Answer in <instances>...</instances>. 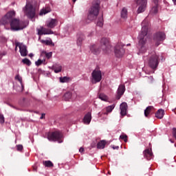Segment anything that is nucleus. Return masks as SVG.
<instances>
[{
  "instance_id": "nucleus-1",
  "label": "nucleus",
  "mask_w": 176,
  "mask_h": 176,
  "mask_svg": "<svg viewBox=\"0 0 176 176\" xmlns=\"http://www.w3.org/2000/svg\"><path fill=\"white\" fill-rule=\"evenodd\" d=\"M148 31H149V21L144 19L142 23V30L139 33L138 39L139 43L138 47L139 52L138 54H141L146 52V36L148 35Z\"/></svg>"
},
{
  "instance_id": "nucleus-2",
  "label": "nucleus",
  "mask_w": 176,
  "mask_h": 176,
  "mask_svg": "<svg viewBox=\"0 0 176 176\" xmlns=\"http://www.w3.org/2000/svg\"><path fill=\"white\" fill-rule=\"evenodd\" d=\"M36 5L32 0H27L25 6L22 8V12L26 17L30 20H34L36 17Z\"/></svg>"
},
{
  "instance_id": "nucleus-3",
  "label": "nucleus",
  "mask_w": 176,
  "mask_h": 176,
  "mask_svg": "<svg viewBox=\"0 0 176 176\" xmlns=\"http://www.w3.org/2000/svg\"><path fill=\"white\" fill-rule=\"evenodd\" d=\"M27 27L25 21L14 18L10 21V30L12 31H21Z\"/></svg>"
},
{
  "instance_id": "nucleus-4",
  "label": "nucleus",
  "mask_w": 176,
  "mask_h": 176,
  "mask_svg": "<svg viewBox=\"0 0 176 176\" xmlns=\"http://www.w3.org/2000/svg\"><path fill=\"white\" fill-rule=\"evenodd\" d=\"M99 12H100V4L94 3L89 10L88 19L90 20L91 21H93V20H96L97 19V16H98Z\"/></svg>"
},
{
  "instance_id": "nucleus-5",
  "label": "nucleus",
  "mask_w": 176,
  "mask_h": 176,
  "mask_svg": "<svg viewBox=\"0 0 176 176\" xmlns=\"http://www.w3.org/2000/svg\"><path fill=\"white\" fill-rule=\"evenodd\" d=\"M16 16V12L11 10L7 12V14L0 19V25H10V21L13 19V17Z\"/></svg>"
},
{
  "instance_id": "nucleus-6",
  "label": "nucleus",
  "mask_w": 176,
  "mask_h": 176,
  "mask_svg": "<svg viewBox=\"0 0 176 176\" xmlns=\"http://www.w3.org/2000/svg\"><path fill=\"white\" fill-rule=\"evenodd\" d=\"M61 138H63V134L60 132H53L47 134V140L49 141H58L59 144H61L63 142Z\"/></svg>"
},
{
  "instance_id": "nucleus-7",
  "label": "nucleus",
  "mask_w": 176,
  "mask_h": 176,
  "mask_svg": "<svg viewBox=\"0 0 176 176\" xmlns=\"http://www.w3.org/2000/svg\"><path fill=\"white\" fill-rule=\"evenodd\" d=\"M102 79V74L100 70H94L91 73V83L96 84L98 82H101Z\"/></svg>"
},
{
  "instance_id": "nucleus-8",
  "label": "nucleus",
  "mask_w": 176,
  "mask_h": 176,
  "mask_svg": "<svg viewBox=\"0 0 176 176\" xmlns=\"http://www.w3.org/2000/svg\"><path fill=\"white\" fill-rule=\"evenodd\" d=\"M100 49L105 53H108L111 50L109 41L107 38H103L100 41Z\"/></svg>"
},
{
  "instance_id": "nucleus-9",
  "label": "nucleus",
  "mask_w": 176,
  "mask_h": 176,
  "mask_svg": "<svg viewBox=\"0 0 176 176\" xmlns=\"http://www.w3.org/2000/svg\"><path fill=\"white\" fill-rule=\"evenodd\" d=\"M159 64V56L156 54L151 56L148 60V65L151 68L155 69V68L157 67Z\"/></svg>"
},
{
  "instance_id": "nucleus-10",
  "label": "nucleus",
  "mask_w": 176,
  "mask_h": 176,
  "mask_svg": "<svg viewBox=\"0 0 176 176\" xmlns=\"http://www.w3.org/2000/svg\"><path fill=\"white\" fill-rule=\"evenodd\" d=\"M165 39H166V34L163 32H158L154 36V41L157 46H159V45H160V42L164 41Z\"/></svg>"
},
{
  "instance_id": "nucleus-11",
  "label": "nucleus",
  "mask_w": 176,
  "mask_h": 176,
  "mask_svg": "<svg viewBox=\"0 0 176 176\" xmlns=\"http://www.w3.org/2000/svg\"><path fill=\"white\" fill-rule=\"evenodd\" d=\"M124 48H123V45H117L115 47L114 53L116 56L118 58L123 57L124 55Z\"/></svg>"
},
{
  "instance_id": "nucleus-12",
  "label": "nucleus",
  "mask_w": 176,
  "mask_h": 176,
  "mask_svg": "<svg viewBox=\"0 0 176 176\" xmlns=\"http://www.w3.org/2000/svg\"><path fill=\"white\" fill-rule=\"evenodd\" d=\"M136 3L139 6L138 9V13H142V12H145V9L146 8V0H135Z\"/></svg>"
},
{
  "instance_id": "nucleus-13",
  "label": "nucleus",
  "mask_w": 176,
  "mask_h": 176,
  "mask_svg": "<svg viewBox=\"0 0 176 176\" xmlns=\"http://www.w3.org/2000/svg\"><path fill=\"white\" fill-rule=\"evenodd\" d=\"M16 47L19 48V52L22 57H25V56L28 54V51H27V46L24 45V44L21 43H17L16 44Z\"/></svg>"
},
{
  "instance_id": "nucleus-14",
  "label": "nucleus",
  "mask_w": 176,
  "mask_h": 176,
  "mask_svg": "<svg viewBox=\"0 0 176 176\" xmlns=\"http://www.w3.org/2000/svg\"><path fill=\"white\" fill-rule=\"evenodd\" d=\"M57 24H58V21L56 19H50L46 21V25L48 28H54Z\"/></svg>"
},
{
  "instance_id": "nucleus-15",
  "label": "nucleus",
  "mask_w": 176,
  "mask_h": 176,
  "mask_svg": "<svg viewBox=\"0 0 176 176\" xmlns=\"http://www.w3.org/2000/svg\"><path fill=\"white\" fill-rule=\"evenodd\" d=\"M120 115L122 116H126L127 115V103L122 102L120 106Z\"/></svg>"
},
{
  "instance_id": "nucleus-16",
  "label": "nucleus",
  "mask_w": 176,
  "mask_h": 176,
  "mask_svg": "<svg viewBox=\"0 0 176 176\" xmlns=\"http://www.w3.org/2000/svg\"><path fill=\"white\" fill-rule=\"evenodd\" d=\"M36 30H37L38 35L39 36L38 41H40L41 43H45V40H41V36H42V35H45V28L38 27L37 28Z\"/></svg>"
},
{
  "instance_id": "nucleus-17",
  "label": "nucleus",
  "mask_w": 176,
  "mask_h": 176,
  "mask_svg": "<svg viewBox=\"0 0 176 176\" xmlns=\"http://www.w3.org/2000/svg\"><path fill=\"white\" fill-rule=\"evenodd\" d=\"M144 155L147 160H151V159H152V157H153V154L152 153V150L148 148L146 149L144 151Z\"/></svg>"
},
{
  "instance_id": "nucleus-18",
  "label": "nucleus",
  "mask_w": 176,
  "mask_h": 176,
  "mask_svg": "<svg viewBox=\"0 0 176 176\" xmlns=\"http://www.w3.org/2000/svg\"><path fill=\"white\" fill-rule=\"evenodd\" d=\"M83 122L85 124H90V122H91V112L89 111L87 114H85Z\"/></svg>"
},
{
  "instance_id": "nucleus-19",
  "label": "nucleus",
  "mask_w": 176,
  "mask_h": 176,
  "mask_svg": "<svg viewBox=\"0 0 176 176\" xmlns=\"http://www.w3.org/2000/svg\"><path fill=\"white\" fill-rule=\"evenodd\" d=\"M153 2L154 6L151 8V13L155 14V13H157L159 10L157 8V3L159 2V0H153Z\"/></svg>"
},
{
  "instance_id": "nucleus-20",
  "label": "nucleus",
  "mask_w": 176,
  "mask_h": 176,
  "mask_svg": "<svg viewBox=\"0 0 176 176\" xmlns=\"http://www.w3.org/2000/svg\"><path fill=\"white\" fill-rule=\"evenodd\" d=\"M90 50L91 53H94V54H98L100 52H101V50L97 47L96 45H93L90 47Z\"/></svg>"
},
{
  "instance_id": "nucleus-21",
  "label": "nucleus",
  "mask_w": 176,
  "mask_h": 176,
  "mask_svg": "<svg viewBox=\"0 0 176 176\" xmlns=\"http://www.w3.org/2000/svg\"><path fill=\"white\" fill-rule=\"evenodd\" d=\"M124 90H125L124 85H122L119 86L118 89V94L119 96L118 100H119V98H120V96H123V94H124Z\"/></svg>"
},
{
  "instance_id": "nucleus-22",
  "label": "nucleus",
  "mask_w": 176,
  "mask_h": 176,
  "mask_svg": "<svg viewBox=\"0 0 176 176\" xmlns=\"http://www.w3.org/2000/svg\"><path fill=\"white\" fill-rule=\"evenodd\" d=\"M127 16H128L127 8H123L121 10V17L124 20H126V19H127Z\"/></svg>"
},
{
  "instance_id": "nucleus-23",
  "label": "nucleus",
  "mask_w": 176,
  "mask_h": 176,
  "mask_svg": "<svg viewBox=\"0 0 176 176\" xmlns=\"http://www.w3.org/2000/svg\"><path fill=\"white\" fill-rule=\"evenodd\" d=\"M115 108V105L112 104L111 106H108L107 107H106L105 111H103L104 115H108V113H111V112H112V111H113Z\"/></svg>"
},
{
  "instance_id": "nucleus-24",
  "label": "nucleus",
  "mask_w": 176,
  "mask_h": 176,
  "mask_svg": "<svg viewBox=\"0 0 176 176\" xmlns=\"http://www.w3.org/2000/svg\"><path fill=\"white\" fill-rule=\"evenodd\" d=\"M163 116H164V110L163 109H159L155 113V117L157 118V119H162Z\"/></svg>"
},
{
  "instance_id": "nucleus-25",
  "label": "nucleus",
  "mask_w": 176,
  "mask_h": 176,
  "mask_svg": "<svg viewBox=\"0 0 176 176\" xmlns=\"http://www.w3.org/2000/svg\"><path fill=\"white\" fill-rule=\"evenodd\" d=\"M105 145H107V142L105 140H101L97 144L98 149H104L105 148Z\"/></svg>"
},
{
  "instance_id": "nucleus-26",
  "label": "nucleus",
  "mask_w": 176,
  "mask_h": 176,
  "mask_svg": "<svg viewBox=\"0 0 176 176\" xmlns=\"http://www.w3.org/2000/svg\"><path fill=\"white\" fill-rule=\"evenodd\" d=\"M53 69L55 74H58V72H61L63 69V66H61L60 65H55L53 67Z\"/></svg>"
},
{
  "instance_id": "nucleus-27",
  "label": "nucleus",
  "mask_w": 176,
  "mask_h": 176,
  "mask_svg": "<svg viewBox=\"0 0 176 176\" xmlns=\"http://www.w3.org/2000/svg\"><path fill=\"white\" fill-rule=\"evenodd\" d=\"M71 98H72V94L69 91L66 92L63 96V100H65V101H69Z\"/></svg>"
},
{
  "instance_id": "nucleus-28",
  "label": "nucleus",
  "mask_w": 176,
  "mask_h": 176,
  "mask_svg": "<svg viewBox=\"0 0 176 176\" xmlns=\"http://www.w3.org/2000/svg\"><path fill=\"white\" fill-rule=\"evenodd\" d=\"M45 45H47V46L53 47L54 46V43L52 41V38H47L45 40Z\"/></svg>"
},
{
  "instance_id": "nucleus-29",
  "label": "nucleus",
  "mask_w": 176,
  "mask_h": 176,
  "mask_svg": "<svg viewBox=\"0 0 176 176\" xmlns=\"http://www.w3.org/2000/svg\"><path fill=\"white\" fill-rule=\"evenodd\" d=\"M15 79L16 80H19V83H21V86L22 87L21 91H23V90H24V85H23V78L19 75H16L15 76Z\"/></svg>"
},
{
  "instance_id": "nucleus-30",
  "label": "nucleus",
  "mask_w": 176,
  "mask_h": 176,
  "mask_svg": "<svg viewBox=\"0 0 176 176\" xmlns=\"http://www.w3.org/2000/svg\"><path fill=\"white\" fill-rule=\"evenodd\" d=\"M152 106L148 107L145 110H144V116L146 118H148L149 114L151 113V111H152Z\"/></svg>"
},
{
  "instance_id": "nucleus-31",
  "label": "nucleus",
  "mask_w": 176,
  "mask_h": 176,
  "mask_svg": "<svg viewBox=\"0 0 176 176\" xmlns=\"http://www.w3.org/2000/svg\"><path fill=\"white\" fill-rule=\"evenodd\" d=\"M100 100H102V101H108V96L104 94H100L99 95Z\"/></svg>"
},
{
  "instance_id": "nucleus-32",
  "label": "nucleus",
  "mask_w": 176,
  "mask_h": 176,
  "mask_svg": "<svg viewBox=\"0 0 176 176\" xmlns=\"http://www.w3.org/2000/svg\"><path fill=\"white\" fill-rule=\"evenodd\" d=\"M53 56V52H45V57L47 58V60H50Z\"/></svg>"
},
{
  "instance_id": "nucleus-33",
  "label": "nucleus",
  "mask_w": 176,
  "mask_h": 176,
  "mask_svg": "<svg viewBox=\"0 0 176 176\" xmlns=\"http://www.w3.org/2000/svg\"><path fill=\"white\" fill-rule=\"evenodd\" d=\"M69 80V78L65 76V77H60V82L61 83H66L67 82H68Z\"/></svg>"
},
{
  "instance_id": "nucleus-34",
  "label": "nucleus",
  "mask_w": 176,
  "mask_h": 176,
  "mask_svg": "<svg viewBox=\"0 0 176 176\" xmlns=\"http://www.w3.org/2000/svg\"><path fill=\"white\" fill-rule=\"evenodd\" d=\"M22 63L23 64H25L26 65H28V67H30V65H31V60H30V59L28 58H24L22 60Z\"/></svg>"
},
{
  "instance_id": "nucleus-35",
  "label": "nucleus",
  "mask_w": 176,
  "mask_h": 176,
  "mask_svg": "<svg viewBox=\"0 0 176 176\" xmlns=\"http://www.w3.org/2000/svg\"><path fill=\"white\" fill-rule=\"evenodd\" d=\"M97 25L98 27H102V25H104V19H102V17L100 18L97 22Z\"/></svg>"
},
{
  "instance_id": "nucleus-36",
  "label": "nucleus",
  "mask_w": 176,
  "mask_h": 176,
  "mask_svg": "<svg viewBox=\"0 0 176 176\" xmlns=\"http://www.w3.org/2000/svg\"><path fill=\"white\" fill-rule=\"evenodd\" d=\"M45 167H53V163L50 161H45Z\"/></svg>"
},
{
  "instance_id": "nucleus-37",
  "label": "nucleus",
  "mask_w": 176,
  "mask_h": 176,
  "mask_svg": "<svg viewBox=\"0 0 176 176\" xmlns=\"http://www.w3.org/2000/svg\"><path fill=\"white\" fill-rule=\"evenodd\" d=\"M83 39H85V37H83V36H81L78 37V38L77 40V44L78 45H81L82 41H83Z\"/></svg>"
},
{
  "instance_id": "nucleus-38",
  "label": "nucleus",
  "mask_w": 176,
  "mask_h": 176,
  "mask_svg": "<svg viewBox=\"0 0 176 176\" xmlns=\"http://www.w3.org/2000/svg\"><path fill=\"white\" fill-rule=\"evenodd\" d=\"M121 140H124V142H127V135L122 134L120 136Z\"/></svg>"
},
{
  "instance_id": "nucleus-39",
  "label": "nucleus",
  "mask_w": 176,
  "mask_h": 176,
  "mask_svg": "<svg viewBox=\"0 0 176 176\" xmlns=\"http://www.w3.org/2000/svg\"><path fill=\"white\" fill-rule=\"evenodd\" d=\"M53 34V32L50 29H45V35H50Z\"/></svg>"
},
{
  "instance_id": "nucleus-40",
  "label": "nucleus",
  "mask_w": 176,
  "mask_h": 176,
  "mask_svg": "<svg viewBox=\"0 0 176 176\" xmlns=\"http://www.w3.org/2000/svg\"><path fill=\"white\" fill-rule=\"evenodd\" d=\"M43 63V60L38 59L37 61L35 62L36 67H39V65H42Z\"/></svg>"
},
{
  "instance_id": "nucleus-41",
  "label": "nucleus",
  "mask_w": 176,
  "mask_h": 176,
  "mask_svg": "<svg viewBox=\"0 0 176 176\" xmlns=\"http://www.w3.org/2000/svg\"><path fill=\"white\" fill-rule=\"evenodd\" d=\"M50 12H52V8H50V6L45 7V14H46V13H50Z\"/></svg>"
},
{
  "instance_id": "nucleus-42",
  "label": "nucleus",
  "mask_w": 176,
  "mask_h": 176,
  "mask_svg": "<svg viewBox=\"0 0 176 176\" xmlns=\"http://www.w3.org/2000/svg\"><path fill=\"white\" fill-rule=\"evenodd\" d=\"M0 123L3 124L5 123V118L3 117V115L0 113Z\"/></svg>"
},
{
  "instance_id": "nucleus-43",
  "label": "nucleus",
  "mask_w": 176,
  "mask_h": 176,
  "mask_svg": "<svg viewBox=\"0 0 176 176\" xmlns=\"http://www.w3.org/2000/svg\"><path fill=\"white\" fill-rule=\"evenodd\" d=\"M17 151H23V145L19 144L16 146Z\"/></svg>"
},
{
  "instance_id": "nucleus-44",
  "label": "nucleus",
  "mask_w": 176,
  "mask_h": 176,
  "mask_svg": "<svg viewBox=\"0 0 176 176\" xmlns=\"http://www.w3.org/2000/svg\"><path fill=\"white\" fill-rule=\"evenodd\" d=\"M43 14H45V8H43L39 13L40 16H43Z\"/></svg>"
},
{
  "instance_id": "nucleus-45",
  "label": "nucleus",
  "mask_w": 176,
  "mask_h": 176,
  "mask_svg": "<svg viewBox=\"0 0 176 176\" xmlns=\"http://www.w3.org/2000/svg\"><path fill=\"white\" fill-rule=\"evenodd\" d=\"M79 152H80V153H83L85 152V148H83V147L80 148Z\"/></svg>"
},
{
  "instance_id": "nucleus-46",
  "label": "nucleus",
  "mask_w": 176,
  "mask_h": 176,
  "mask_svg": "<svg viewBox=\"0 0 176 176\" xmlns=\"http://www.w3.org/2000/svg\"><path fill=\"white\" fill-rule=\"evenodd\" d=\"M29 57H30V58H32V57H34V54H30Z\"/></svg>"
},
{
  "instance_id": "nucleus-47",
  "label": "nucleus",
  "mask_w": 176,
  "mask_h": 176,
  "mask_svg": "<svg viewBox=\"0 0 176 176\" xmlns=\"http://www.w3.org/2000/svg\"><path fill=\"white\" fill-rule=\"evenodd\" d=\"M113 149H119V146L113 147Z\"/></svg>"
},
{
  "instance_id": "nucleus-48",
  "label": "nucleus",
  "mask_w": 176,
  "mask_h": 176,
  "mask_svg": "<svg viewBox=\"0 0 176 176\" xmlns=\"http://www.w3.org/2000/svg\"><path fill=\"white\" fill-rule=\"evenodd\" d=\"M45 114H42L41 117L40 118V119H43V116Z\"/></svg>"
},
{
  "instance_id": "nucleus-49",
  "label": "nucleus",
  "mask_w": 176,
  "mask_h": 176,
  "mask_svg": "<svg viewBox=\"0 0 176 176\" xmlns=\"http://www.w3.org/2000/svg\"><path fill=\"white\" fill-rule=\"evenodd\" d=\"M150 80H151V82H153V77H150Z\"/></svg>"
},
{
  "instance_id": "nucleus-50",
  "label": "nucleus",
  "mask_w": 176,
  "mask_h": 176,
  "mask_svg": "<svg viewBox=\"0 0 176 176\" xmlns=\"http://www.w3.org/2000/svg\"><path fill=\"white\" fill-rule=\"evenodd\" d=\"M173 2L174 3L175 5H176V0H173Z\"/></svg>"
},
{
  "instance_id": "nucleus-51",
  "label": "nucleus",
  "mask_w": 176,
  "mask_h": 176,
  "mask_svg": "<svg viewBox=\"0 0 176 176\" xmlns=\"http://www.w3.org/2000/svg\"><path fill=\"white\" fill-rule=\"evenodd\" d=\"M73 2H76V0H73Z\"/></svg>"
},
{
  "instance_id": "nucleus-52",
  "label": "nucleus",
  "mask_w": 176,
  "mask_h": 176,
  "mask_svg": "<svg viewBox=\"0 0 176 176\" xmlns=\"http://www.w3.org/2000/svg\"><path fill=\"white\" fill-rule=\"evenodd\" d=\"M127 46H130V44H128Z\"/></svg>"
},
{
  "instance_id": "nucleus-53",
  "label": "nucleus",
  "mask_w": 176,
  "mask_h": 176,
  "mask_svg": "<svg viewBox=\"0 0 176 176\" xmlns=\"http://www.w3.org/2000/svg\"><path fill=\"white\" fill-rule=\"evenodd\" d=\"M34 170H36V169H35V168H34Z\"/></svg>"
},
{
  "instance_id": "nucleus-54",
  "label": "nucleus",
  "mask_w": 176,
  "mask_h": 176,
  "mask_svg": "<svg viewBox=\"0 0 176 176\" xmlns=\"http://www.w3.org/2000/svg\"><path fill=\"white\" fill-rule=\"evenodd\" d=\"M170 142H173L170 140Z\"/></svg>"
}]
</instances>
